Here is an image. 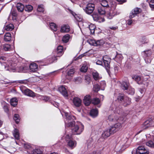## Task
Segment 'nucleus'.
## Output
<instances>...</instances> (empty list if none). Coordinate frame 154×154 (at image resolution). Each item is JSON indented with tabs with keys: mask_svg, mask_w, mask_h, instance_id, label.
Here are the masks:
<instances>
[{
	"mask_svg": "<svg viewBox=\"0 0 154 154\" xmlns=\"http://www.w3.org/2000/svg\"><path fill=\"white\" fill-rule=\"evenodd\" d=\"M149 5L152 9H154V0H151Z\"/></svg>",
	"mask_w": 154,
	"mask_h": 154,
	"instance_id": "bf43d9fd",
	"label": "nucleus"
},
{
	"mask_svg": "<svg viewBox=\"0 0 154 154\" xmlns=\"http://www.w3.org/2000/svg\"><path fill=\"white\" fill-rule=\"evenodd\" d=\"M113 125L117 131L119 130L122 127V124L120 123H117Z\"/></svg>",
	"mask_w": 154,
	"mask_h": 154,
	"instance_id": "49530a36",
	"label": "nucleus"
},
{
	"mask_svg": "<svg viewBox=\"0 0 154 154\" xmlns=\"http://www.w3.org/2000/svg\"><path fill=\"white\" fill-rule=\"evenodd\" d=\"M131 103V99L127 97H125L124 100L123 105L125 106H126L129 105Z\"/></svg>",
	"mask_w": 154,
	"mask_h": 154,
	"instance_id": "6ab92c4d",
	"label": "nucleus"
},
{
	"mask_svg": "<svg viewBox=\"0 0 154 154\" xmlns=\"http://www.w3.org/2000/svg\"><path fill=\"white\" fill-rule=\"evenodd\" d=\"M93 142L92 141L88 142V147L90 148L93 146Z\"/></svg>",
	"mask_w": 154,
	"mask_h": 154,
	"instance_id": "69168bd1",
	"label": "nucleus"
},
{
	"mask_svg": "<svg viewBox=\"0 0 154 154\" xmlns=\"http://www.w3.org/2000/svg\"><path fill=\"white\" fill-rule=\"evenodd\" d=\"M124 98L122 94H120L118 97L117 99L119 100L122 101L123 100H124Z\"/></svg>",
	"mask_w": 154,
	"mask_h": 154,
	"instance_id": "680f3d73",
	"label": "nucleus"
},
{
	"mask_svg": "<svg viewBox=\"0 0 154 154\" xmlns=\"http://www.w3.org/2000/svg\"><path fill=\"white\" fill-rule=\"evenodd\" d=\"M27 67H20V71L23 72H26V70L27 69Z\"/></svg>",
	"mask_w": 154,
	"mask_h": 154,
	"instance_id": "0e129e2a",
	"label": "nucleus"
},
{
	"mask_svg": "<svg viewBox=\"0 0 154 154\" xmlns=\"http://www.w3.org/2000/svg\"><path fill=\"white\" fill-rule=\"evenodd\" d=\"M11 34L9 32H8L5 35L4 39L5 41L9 42L11 40Z\"/></svg>",
	"mask_w": 154,
	"mask_h": 154,
	"instance_id": "7c9ffc66",
	"label": "nucleus"
},
{
	"mask_svg": "<svg viewBox=\"0 0 154 154\" xmlns=\"http://www.w3.org/2000/svg\"><path fill=\"white\" fill-rule=\"evenodd\" d=\"M6 60V58L3 56H0V63L3 64L2 65V66H4L5 69L7 70L11 71L14 70L15 68L16 64L15 63H13L11 61H7V64L4 63V62Z\"/></svg>",
	"mask_w": 154,
	"mask_h": 154,
	"instance_id": "f03ea898",
	"label": "nucleus"
},
{
	"mask_svg": "<svg viewBox=\"0 0 154 154\" xmlns=\"http://www.w3.org/2000/svg\"><path fill=\"white\" fill-rule=\"evenodd\" d=\"M63 47L61 46H59L57 48L56 53L57 57H60L63 54Z\"/></svg>",
	"mask_w": 154,
	"mask_h": 154,
	"instance_id": "2eb2a0df",
	"label": "nucleus"
},
{
	"mask_svg": "<svg viewBox=\"0 0 154 154\" xmlns=\"http://www.w3.org/2000/svg\"><path fill=\"white\" fill-rule=\"evenodd\" d=\"M143 53H144L145 56L148 57L150 56L152 53V52L150 50H148L144 51Z\"/></svg>",
	"mask_w": 154,
	"mask_h": 154,
	"instance_id": "5fc2aeb1",
	"label": "nucleus"
},
{
	"mask_svg": "<svg viewBox=\"0 0 154 154\" xmlns=\"http://www.w3.org/2000/svg\"><path fill=\"white\" fill-rule=\"evenodd\" d=\"M92 75L94 79L95 80H98L101 78V76L96 71H94L93 72Z\"/></svg>",
	"mask_w": 154,
	"mask_h": 154,
	"instance_id": "412c9836",
	"label": "nucleus"
},
{
	"mask_svg": "<svg viewBox=\"0 0 154 154\" xmlns=\"http://www.w3.org/2000/svg\"><path fill=\"white\" fill-rule=\"evenodd\" d=\"M17 8L18 11L22 12L24 9V6L21 3H18L17 5Z\"/></svg>",
	"mask_w": 154,
	"mask_h": 154,
	"instance_id": "c85d7f7f",
	"label": "nucleus"
},
{
	"mask_svg": "<svg viewBox=\"0 0 154 154\" xmlns=\"http://www.w3.org/2000/svg\"><path fill=\"white\" fill-rule=\"evenodd\" d=\"M98 112L96 109H93L90 112V115L93 117H96L98 115Z\"/></svg>",
	"mask_w": 154,
	"mask_h": 154,
	"instance_id": "a878e982",
	"label": "nucleus"
},
{
	"mask_svg": "<svg viewBox=\"0 0 154 154\" xmlns=\"http://www.w3.org/2000/svg\"><path fill=\"white\" fill-rule=\"evenodd\" d=\"M59 91L65 97H67L68 94L66 88L63 86H61L58 88Z\"/></svg>",
	"mask_w": 154,
	"mask_h": 154,
	"instance_id": "1a4fd4ad",
	"label": "nucleus"
},
{
	"mask_svg": "<svg viewBox=\"0 0 154 154\" xmlns=\"http://www.w3.org/2000/svg\"><path fill=\"white\" fill-rule=\"evenodd\" d=\"M140 41L141 43L142 44H144L147 43L149 41L146 38V37L143 36L140 37Z\"/></svg>",
	"mask_w": 154,
	"mask_h": 154,
	"instance_id": "473e14b6",
	"label": "nucleus"
},
{
	"mask_svg": "<svg viewBox=\"0 0 154 154\" xmlns=\"http://www.w3.org/2000/svg\"><path fill=\"white\" fill-rule=\"evenodd\" d=\"M68 10L69 11V12H70L72 15L74 16L75 18L77 21H81L82 20V18L81 16L75 14V13L69 9H68Z\"/></svg>",
	"mask_w": 154,
	"mask_h": 154,
	"instance_id": "4468645a",
	"label": "nucleus"
},
{
	"mask_svg": "<svg viewBox=\"0 0 154 154\" xmlns=\"http://www.w3.org/2000/svg\"><path fill=\"white\" fill-rule=\"evenodd\" d=\"M88 42L90 45L94 46L102 45L104 43V41L102 39L96 41L94 39H90Z\"/></svg>",
	"mask_w": 154,
	"mask_h": 154,
	"instance_id": "20e7f679",
	"label": "nucleus"
},
{
	"mask_svg": "<svg viewBox=\"0 0 154 154\" xmlns=\"http://www.w3.org/2000/svg\"><path fill=\"white\" fill-rule=\"evenodd\" d=\"M100 88H101L98 85L96 84L94 86L93 90L95 92H97L100 90Z\"/></svg>",
	"mask_w": 154,
	"mask_h": 154,
	"instance_id": "a18cd8bd",
	"label": "nucleus"
},
{
	"mask_svg": "<svg viewBox=\"0 0 154 154\" xmlns=\"http://www.w3.org/2000/svg\"><path fill=\"white\" fill-rule=\"evenodd\" d=\"M106 86L105 82V81H102L100 82V88L102 90H104V88Z\"/></svg>",
	"mask_w": 154,
	"mask_h": 154,
	"instance_id": "6e6d98bb",
	"label": "nucleus"
},
{
	"mask_svg": "<svg viewBox=\"0 0 154 154\" xmlns=\"http://www.w3.org/2000/svg\"><path fill=\"white\" fill-rule=\"evenodd\" d=\"M92 16L94 20L99 23H101L104 21L103 18L100 17L97 13L94 12L92 14Z\"/></svg>",
	"mask_w": 154,
	"mask_h": 154,
	"instance_id": "0eeeda50",
	"label": "nucleus"
},
{
	"mask_svg": "<svg viewBox=\"0 0 154 154\" xmlns=\"http://www.w3.org/2000/svg\"><path fill=\"white\" fill-rule=\"evenodd\" d=\"M29 68L31 71L34 72L37 69L38 66L35 63H31L29 65Z\"/></svg>",
	"mask_w": 154,
	"mask_h": 154,
	"instance_id": "5701e85b",
	"label": "nucleus"
},
{
	"mask_svg": "<svg viewBox=\"0 0 154 154\" xmlns=\"http://www.w3.org/2000/svg\"><path fill=\"white\" fill-rule=\"evenodd\" d=\"M3 49L6 51H9L12 49L11 45L9 44H5L3 47Z\"/></svg>",
	"mask_w": 154,
	"mask_h": 154,
	"instance_id": "58836bf2",
	"label": "nucleus"
},
{
	"mask_svg": "<svg viewBox=\"0 0 154 154\" xmlns=\"http://www.w3.org/2000/svg\"><path fill=\"white\" fill-rule=\"evenodd\" d=\"M91 102V97L89 95H86L85 96L83 99V102L85 105L89 106Z\"/></svg>",
	"mask_w": 154,
	"mask_h": 154,
	"instance_id": "9b49d317",
	"label": "nucleus"
},
{
	"mask_svg": "<svg viewBox=\"0 0 154 154\" xmlns=\"http://www.w3.org/2000/svg\"><path fill=\"white\" fill-rule=\"evenodd\" d=\"M149 125L150 126H154V120H149Z\"/></svg>",
	"mask_w": 154,
	"mask_h": 154,
	"instance_id": "338daca9",
	"label": "nucleus"
},
{
	"mask_svg": "<svg viewBox=\"0 0 154 154\" xmlns=\"http://www.w3.org/2000/svg\"><path fill=\"white\" fill-rule=\"evenodd\" d=\"M135 93L134 89L132 88H129L128 91V93L129 94L133 95Z\"/></svg>",
	"mask_w": 154,
	"mask_h": 154,
	"instance_id": "8fccbe9b",
	"label": "nucleus"
},
{
	"mask_svg": "<svg viewBox=\"0 0 154 154\" xmlns=\"http://www.w3.org/2000/svg\"><path fill=\"white\" fill-rule=\"evenodd\" d=\"M88 28L91 33L94 34V33L95 29L96 28L95 25L91 24L89 25Z\"/></svg>",
	"mask_w": 154,
	"mask_h": 154,
	"instance_id": "2f4dec72",
	"label": "nucleus"
},
{
	"mask_svg": "<svg viewBox=\"0 0 154 154\" xmlns=\"http://www.w3.org/2000/svg\"><path fill=\"white\" fill-rule=\"evenodd\" d=\"M100 4L103 7H108L109 5L106 0H102L100 2Z\"/></svg>",
	"mask_w": 154,
	"mask_h": 154,
	"instance_id": "e433bc0d",
	"label": "nucleus"
},
{
	"mask_svg": "<svg viewBox=\"0 0 154 154\" xmlns=\"http://www.w3.org/2000/svg\"><path fill=\"white\" fill-rule=\"evenodd\" d=\"M123 58V57L122 54H117L116 56L114 59L117 62L120 63L121 62Z\"/></svg>",
	"mask_w": 154,
	"mask_h": 154,
	"instance_id": "4be33fe9",
	"label": "nucleus"
},
{
	"mask_svg": "<svg viewBox=\"0 0 154 154\" xmlns=\"http://www.w3.org/2000/svg\"><path fill=\"white\" fill-rule=\"evenodd\" d=\"M82 79L81 78L78 77L75 79V81L77 83H80L82 82Z\"/></svg>",
	"mask_w": 154,
	"mask_h": 154,
	"instance_id": "052dcab7",
	"label": "nucleus"
},
{
	"mask_svg": "<svg viewBox=\"0 0 154 154\" xmlns=\"http://www.w3.org/2000/svg\"><path fill=\"white\" fill-rule=\"evenodd\" d=\"M146 145L150 147L154 148V141H149L146 143Z\"/></svg>",
	"mask_w": 154,
	"mask_h": 154,
	"instance_id": "79ce46f5",
	"label": "nucleus"
},
{
	"mask_svg": "<svg viewBox=\"0 0 154 154\" xmlns=\"http://www.w3.org/2000/svg\"><path fill=\"white\" fill-rule=\"evenodd\" d=\"M33 8L32 6L31 5H26L25 7V10L26 11L30 12L32 10Z\"/></svg>",
	"mask_w": 154,
	"mask_h": 154,
	"instance_id": "37998d69",
	"label": "nucleus"
},
{
	"mask_svg": "<svg viewBox=\"0 0 154 154\" xmlns=\"http://www.w3.org/2000/svg\"><path fill=\"white\" fill-rule=\"evenodd\" d=\"M70 30L69 26L68 25H63L61 28L60 31L62 32H66Z\"/></svg>",
	"mask_w": 154,
	"mask_h": 154,
	"instance_id": "ddd939ff",
	"label": "nucleus"
},
{
	"mask_svg": "<svg viewBox=\"0 0 154 154\" xmlns=\"http://www.w3.org/2000/svg\"><path fill=\"white\" fill-rule=\"evenodd\" d=\"M65 115L66 117L65 121V127L72 128V134H80L84 130V125L79 122L75 123L73 121L74 119H75V117L74 116L70 115L67 113H65Z\"/></svg>",
	"mask_w": 154,
	"mask_h": 154,
	"instance_id": "f257e3e1",
	"label": "nucleus"
},
{
	"mask_svg": "<svg viewBox=\"0 0 154 154\" xmlns=\"http://www.w3.org/2000/svg\"><path fill=\"white\" fill-rule=\"evenodd\" d=\"M108 130L111 134H114L117 131L114 125L111 127Z\"/></svg>",
	"mask_w": 154,
	"mask_h": 154,
	"instance_id": "c03bdc74",
	"label": "nucleus"
},
{
	"mask_svg": "<svg viewBox=\"0 0 154 154\" xmlns=\"http://www.w3.org/2000/svg\"><path fill=\"white\" fill-rule=\"evenodd\" d=\"M50 26L51 29L54 31H56L57 30V26L54 23H51L50 24Z\"/></svg>",
	"mask_w": 154,
	"mask_h": 154,
	"instance_id": "f704fd0d",
	"label": "nucleus"
},
{
	"mask_svg": "<svg viewBox=\"0 0 154 154\" xmlns=\"http://www.w3.org/2000/svg\"><path fill=\"white\" fill-rule=\"evenodd\" d=\"M17 103L18 100L16 98H13L10 100V104L13 106H16L17 105Z\"/></svg>",
	"mask_w": 154,
	"mask_h": 154,
	"instance_id": "393cba45",
	"label": "nucleus"
},
{
	"mask_svg": "<svg viewBox=\"0 0 154 154\" xmlns=\"http://www.w3.org/2000/svg\"><path fill=\"white\" fill-rule=\"evenodd\" d=\"M142 10L141 8H135L133 9L131 11L129 15V17L133 18L137 16V14L141 13Z\"/></svg>",
	"mask_w": 154,
	"mask_h": 154,
	"instance_id": "423d86ee",
	"label": "nucleus"
},
{
	"mask_svg": "<svg viewBox=\"0 0 154 154\" xmlns=\"http://www.w3.org/2000/svg\"><path fill=\"white\" fill-rule=\"evenodd\" d=\"M74 72V69H70L68 72V74L69 75L72 76Z\"/></svg>",
	"mask_w": 154,
	"mask_h": 154,
	"instance_id": "13d9d810",
	"label": "nucleus"
},
{
	"mask_svg": "<svg viewBox=\"0 0 154 154\" xmlns=\"http://www.w3.org/2000/svg\"><path fill=\"white\" fill-rule=\"evenodd\" d=\"M121 87L124 90H126L128 89L129 83L127 81H123L121 83Z\"/></svg>",
	"mask_w": 154,
	"mask_h": 154,
	"instance_id": "dca6fc26",
	"label": "nucleus"
},
{
	"mask_svg": "<svg viewBox=\"0 0 154 154\" xmlns=\"http://www.w3.org/2000/svg\"><path fill=\"white\" fill-rule=\"evenodd\" d=\"M116 8L115 6H114L113 7L111 8L109 12L107 14V16L108 18L109 19H111L116 15V11L115 10Z\"/></svg>",
	"mask_w": 154,
	"mask_h": 154,
	"instance_id": "6e6552de",
	"label": "nucleus"
},
{
	"mask_svg": "<svg viewBox=\"0 0 154 154\" xmlns=\"http://www.w3.org/2000/svg\"><path fill=\"white\" fill-rule=\"evenodd\" d=\"M14 27L12 24H10L5 27V29L7 31H11L14 29Z\"/></svg>",
	"mask_w": 154,
	"mask_h": 154,
	"instance_id": "72a5a7b5",
	"label": "nucleus"
},
{
	"mask_svg": "<svg viewBox=\"0 0 154 154\" xmlns=\"http://www.w3.org/2000/svg\"><path fill=\"white\" fill-rule=\"evenodd\" d=\"M72 133L69 134H67L65 137V139L66 142L68 141L69 140H71L72 138Z\"/></svg>",
	"mask_w": 154,
	"mask_h": 154,
	"instance_id": "603ef678",
	"label": "nucleus"
},
{
	"mask_svg": "<svg viewBox=\"0 0 154 154\" xmlns=\"http://www.w3.org/2000/svg\"><path fill=\"white\" fill-rule=\"evenodd\" d=\"M13 134L16 139L19 140L20 139L19 133L18 129H14L13 132Z\"/></svg>",
	"mask_w": 154,
	"mask_h": 154,
	"instance_id": "b1692460",
	"label": "nucleus"
},
{
	"mask_svg": "<svg viewBox=\"0 0 154 154\" xmlns=\"http://www.w3.org/2000/svg\"><path fill=\"white\" fill-rule=\"evenodd\" d=\"M108 119L109 121L115 122L118 120L119 118L117 114L115 113L109 115L108 117Z\"/></svg>",
	"mask_w": 154,
	"mask_h": 154,
	"instance_id": "f8f14e48",
	"label": "nucleus"
},
{
	"mask_svg": "<svg viewBox=\"0 0 154 154\" xmlns=\"http://www.w3.org/2000/svg\"><path fill=\"white\" fill-rule=\"evenodd\" d=\"M111 134L108 129L104 131L102 134V137L105 139L109 137Z\"/></svg>",
	"mask_w": 154,
	"mask_h": 154,
	"instance_id": "f3484780",
	"label": "nucleus"
},
{
	"mask_svg": "<svg viewBox=\"0 0 154 154\" xmlns=\"http://www.w3.org/2000/svg\"><path fill=\"white\" fill-rule=\"evenodd\" d=\"M20 89L22 93L25 95L31 97H33L35 95V93L32 91L24 87H21Z\"/></svg>",
	"mask_w": 154,
	"mask_h": 154,
	"instance_id": "39448f33",
	"label": "nucleus"
},
{
	"mask_svg": "<svg viewBox=\"0 0 154 154\" xmlns=\"http://www.w3.org/2000/svg\"><path fill=\"white\" fill-rule=\"evenodd\" d=\"M111 61L108 62V61H103V63L104 64L106 69L107 70L110 67V62Z\"/></svg>",
	"mask_w": 154,
	"mask_h": 154,
	"instance_id": "4c0bfd02",
	"label": "nucleus"
},
{
	"mask_svg": "<svg viewBox=\"0 0 154 154\" xmlns=\"http://www.w3.org/2000/svg\"><path fill=\"white\" fill-rule=\"evenodd\" d=\"M14 119L16 123H18L20 121L19 115L17 114H16L14 115Z\"/></svg>",
	"mask_w": 154,
	"mask_h": 154,
	"instance_id": "864d4df0",
	"label": "nucleus"
},
{
	"mask_svg": "<svg viewBox=\"0 0 154 154\" xmlns=\"http://www.w3.org/2000/svg\"><path fill=\"white\" fill-rule=\"evenodd\" d=\"M149 120H147L142 125V128L144 129H146L149 127Z\"/></svg>",
	"mask_w": 154,
	"mask_h": 154,
	"instance_id": "ea45409f",
	"label": "nucleus"
},
{
	"mask_svg": "<svg viewBox=\"0 0 154 154\" xmlns=\"http://www.w3.org/2000/svg\"><path fill=\"white\" fill-rule=\"evenodd\" d=\"M103 61H108V62H109V61H111L110 58L108 56L105 55L103 57Z\"/></svg>",
	"mask_w": 154,
	"mask_h": 154,
	"instance_id": "4d7b16f0",
	"label": "nucleus"
},
{
	"mask_svg": "<svg viewBox=\"0 0 154 154\" xmlns=\"http://www.w3.org/2000/svg\"><path fill=\"white\" fill-rule=\"evenodd\" d=\"M149 78L148 75H146L143 78V80L142 81L141 84H143L146 86H148L149 85V82L147 79Z\"/></svg>",
	"mask_w": 154,
	"mask_h": 154,
	"instance_id": "a211bd4d",
	"label": "nucleus"
},
{
	"mask_svg": "<svg viewBox=\"0 0 154 154\" xmlns=\"http://www.w3.org/2000/svg\"><path fill=\"white\" fill-rule=\"evenodd\" d=\"M67 145L70 147L73 148L75 147L76 145V142L75 141L71 140L67 142Z\"/></svg>",
	"mask_w": 154,
	"mask_h": 154,
	"instance_id": "aec40b11",
	"label": "nucleus"
},
{
	"mask_svg": "<svg viewBox=\"0 0 154 154\" xmlns=\"http://www.w3.org/2000/svg\"><path fill=\"white\" fill-rule=\"evenodd\" d=\"M95 5L92 3H88L83 8L84 11L88 14H91L95 9Z\"/></svg>",
	"mask_w": 154,
	"mask_h": 154,
	"instance_id": "7ed1b4c3",
	"label": "nucleus"
},
{
	"mask_svg": "<svg viewBox=\"0 0 154 154\" xmlns=\"http://www.w3.org/2000/svg\"><path fill=\"white\" fill-rule=\"evenodd\" d=\"M42 152L39 149H35L31 152L30 154H41Z\"/></svg>",
	"mask_w": 154,
	"mask_h": 154,
	"instance_id": "a19ab883",
	"label": "nucleus"
},
{
	"mask_svg": "<svg viewBox=\"0 0 154 154\" xmlns=\"http://www.w3.org/2000/svg\"><path fill=\"white\" fill-rule=\"evenodd\" d=\"M88 69V66L86 63H85L80 69L81 72H87Z\"/></svg>",
	"mask_w": 154,
	"mask_h": 154,
	"instance_id": "cd10ccee",
	"label": "nucleus"
},
{
	"mask_svg": "<svg viewBox=\"0 0 154 154\" xmlns=\"http://www.w3.org/2000/svg\"><path fill=\"white\" fill-rule=\"evenodd\" d=\"M136 154H149V152L146 149L140 152H136Z\"/></svg>",
	"mask_w": 154,
	"mask_h": 154,
	"instance_id": "de8ad7c7",
	"label": "nucleus"
},
{
	"mask_svg": "<svg viewBox=\"0 0 154 154\" xmlns=\"http://www.w3.org/2000/svg\"><path fill=\"white\" fill-rule=\"evenodd\" d=\"M145 149V148L143 146H139L136 150V152H140L141 151H143Z\"/></svg>",
	"mask_w": 154,
	"mask_h": 154,
	"instance_id": "e2e57ef3",
	"label": "nucleus"
},
{
	"mask_svg": "<svg viewBox=\"0 0 154 154\" xmlns=\"http://www.w3.org/2000/svg\"><path fill=\"white\" fill-rule=\"evenodd\" d=\"M97 11L98 13L101 15H104L106 13V11L103 7H98L97 8Z\"/></svg>",
	"mask_w": 154,
	"mask_h": 154,
	"instance_id": "bb28decb",
	"label": "nucleus"
},
{
	"mask_svg": "<svg viewBox=\"0 0 154 154\" xmlns=\"http://www.w3.org/2000/svg\"><path fill=\"white\" fill-rule=\"evenodd\" d=\"M72 101L74 105L76 107H79L81 105L82 100L79 98L75 97L73 98Z\"/></svg>",
	"mask_w": 154,
	"mask_h": 154,
	"instance_id": "9d476101",
	"label": "nucleus"
},
{
	"mask_svg": "<svg viewBox=\"0 0 154 154\" xmlns=\"http://www.w3.org/2000/svg\"><path fill=\"white\" fill-rule=\"evenodd\" d=\"M70 36L69 34H67L63 36L62 38L63 41L65 42H68L70 38Z\"/></svg>",
	"mask_w": 154,
	"mask_h": 154,
	"instance_id": "c9c22d12",
	"label": "nucleus"
},
{
	"mask_svg": "<svg viewBox=\"0 0 154 154\" xmlns=\"http://www.w3.org/2000/svg\"><path fill=\"white\" fill-rule=\"evenodd\" d=\"M92 102L94 104H97L100 103V100L97 98H94L92 99Z\"/></svg>",
	"mask_w": 154,
	"mask_h": 154,
	"instance_id": "09e8293b",
	"label": "nucleus"
},
{
	"mask_svg": "<svg viewBox=\"0 0 154 154\" xmlns=\"http://www.w3.org/2000/svg\"><path fill=\"white\" fill-rule=\"evenodd\" d=\"M51 104H53L54 106L57 107L59 106V103H58L55 101H52L51 102Z\"/></svg>",
	"mask_w": 154,
	"mask_h": 154,
	"instance_id": "774afa93",
	"label": "nucleus"
},
{
	"mask_svg": "<svg viewBox=\"0 0 154 154\" xmlns=\"http://www.w3.org/2000/svg\"><path fill=\"white\" fill-rule=\"evenodd\" d=\"M132 78L137 82L138 84L141 85L142 80L140 77L138 75H135Z\"/></svg>",
	"mask_w": 154,
	"mask_h": 154,
	"instance_id": "c756f323",
	"label": "nucleus"
},
{
	"mask_svg": "<svg viewBox=\"0 0 154 154\" xmlns=\"http://www.w3.org/2000/svg\"><path fill=\"white\" fill-rule=\"evenodd\" d=\"M37 10L38 11L43 12L44 11V6L43 5H40L38 6Z\"/></svg>",
	"mask_w": 154,
	"mask_h": 154,
	"instance_id": "3c124183",
	"label": "nucleus"
}]
</instances>
